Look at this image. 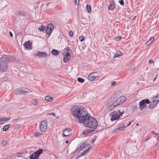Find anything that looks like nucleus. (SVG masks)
Returning <instances> with one entry per match:
<instances>
[{
	"mask_svg": "<svg viewBox=\"0 0 159 159\" xmlns=\"http://www.w3.org/2000/svg\"><path fill=\"white\" fill-rule=\"evenodd\" d=\"M70 111L75 120L81 123L84 118L88 113L84 107L80 106H75L70 109Z\"/></svg>",
	"mask_w": 159,
	"mask_h": 159,
	"instance_id": "f257e3e1",
	"label": "nucleus"
},
{
	"mask_svg": "<svg viewBox=\"0 0 159 159\" xmlns=\"http://www.w3.org/2000/svg\"><path fill=\"white\" fill-rule=\"evenodd\" d=\"M15 57L9 55L3 56L0 59V70L2 72L5 71L8 68L7 63L13 61Z\"/></svg>",
	"mask_w": 159,
	"mask_h": 159,
	"instance_id": "f03ea898",
	"label": "nucleus"
},
{
	"mask_svg": "<svg viewBox=\"0 0 159 159\" xmlns=\"http://www.w3.org/2000/svg\"><path fill=\"white\" fill-rule=\"evenodd\" d=\"M82 123L86 127L93 128L96 127L98 124L97 120L94 118L92 117L89 114H88L84 118Z\"/></svg>",
	"mask_w": 159,
	"mask_h": 159,
	"instance_id": "7ed1b4c3",
	"label": "nucleus"
},
{
	"mask_svg": "<svg viewBox=\"0 0 159 159\" xmlns=\"http://www.w3.org/2000/svg\"><path fill=\"white\" fill-rule=\"evenodd\" d=\"M90 148V144H81L79 145V146L78 147L77 149H82L81 151H82L81 156H83L87 152H88V151Z\"/></svg>",
	"mask_w": 159,
	"mask_h": 159,
	"instance_id": "20e7f679",
	"label": "nucleus"
},
{
	"mask_svg": "<svg viewBox=\"0 0 159 159\" xmlns=\"http://www.w3.org/2000/svg\"><path fill=\"white\" fill-rule=\"evenodd\" d=\"M110 116L111 117V120L112 121L118 120L121 116L118 111H117L112 112L110 114Z\"/></svg>",
	"mask_w": 159,
	"mask_h": 159,
	"instance_id": "39448f33",
	"label": "nucleus"
},
{
	"mask_svg": "<svg viewBox=\"0 0 159 159\" xmlns=\"http://www.w3.org/2000/svg\"><path fill=\"white\" fill-rule=\"evenodd\" d=\"M150 102V101L148 99L142 100L139 103L140 110H143L146 107L145 104H149Z\"/></svg>",
	"mask_w": 159,
	"mask_h": 159,
	"instance_id": "423d86ee",
	"label": "nucleus"
},
{
	"mask_svg": "<svg viewBox=\"0 0 159 159\" xmlns=\"http://www.w3.org/2000/svg\"><path fill=\"white\" fill-rule=\"evenodd\" d=\"M47 122L46 120H44L40 123V130L42 132L46 131L47 128Z\"/></svg>",
	"mask_w": 159,
	"mask_h": 159,
	"instance_id": "0eeeda50",
	"label": "nucleus"
},
{
	"mask_svg": "<svg viewBox=\"0 0 159 159\" xmlns=\"http://www.w3.org/2000/svg\"><path fill=\"white\" fill-rule=\"evenodd\" d=\"M100 76L98 75L96 72H93L90 73L88 76V79L90 81H93L94 80L95 78L99 77Z\"/></svg>",
	"mask_w": 159,
	"mask_h": 159,
	"instance_id": "6e6552de",
	"label": "nucleus"
},
{
	"mask_svg": "<svg viewBox=\"0 0 159 159\" xmlns=\"http://www.w3.org/2000/svg\"><path fill=\"white\" fill-rule=\"evenodd\" d=\"M126 98L125 96H123L119 97L117 99L116 102L117 106L123 102L126 99Z\"/></svg>",
	"mask_w": 159,
	"mask_h": 159,
	"instance_id": "1a4fd4ad",
	"label": "nucleus"
},
{
	"mask_svg": "<svg viewBox=\"0 0 159 159\" xmlns=\"http://www.w3.org/2000/svg\"><path fill=\"white\" fill-rule=\"evenodd\" d=\"M54 26L52 24H48L47 26L46 33L47 34L50 35L53 29Z\"/></svg>",
	"mask_w": 159,
	"mask_h": 159,
	"instance_id": "9d476101",
	"label": "nucleus"
},
{
	"mask_svg": "<svg viewBox=\"0 0 159 159\" xmlns=\"http://www.w3.org/2000/svg\"><path fill=\"white\" fill-rule=\"evenodd\" d=\"M64 58L63 61L65 62H67L69 60V59L71 57L70 53H63Z\"/></svg>",
	"mask_w": 159,
	"mask_h": 159,
	"instance_id": "9b49d317",
	"label": "nucleus"
},
{
	"mask_svg": "<svg viewBox=\"0 0 159 159\" xmlns=\"http://www.w3.org/2000/svg\"><path fill=\"white\" fill-rule=\"evenodd\" d=\"M23 45L26 49L30 50L32 49L31 43L29 41L25 42L23 44Z\"/></svg>",
	"mask_w": 159,
	"mask_h": 159,
	"instance_id": "f8f14e48",
	"label": "nucleus"
},
{
	"mask_svg": "<svg viewBox=\"0 0 159 159\" xmlns=\"http://www.w3.org/2000/svg\"><path fill=\"white\" fill-rule=\"evenodd\" d=\"M37 56L39 58L45 57L47 56V53L45 52H38Z\"/></svg>",
	"mask_w": 159,
	"mask_h": 159,
	"instance_id": "ddd939ff",
	"label": "nucleus"
},
{
	"mask_svg": "<svg viewBox=\"0 0 159 159\" xmlns=\"http://www.w3.org/2000/svg\"><path fill=\"white\" fill-rule=\"evenodd\" d=\"M71 130L69 128L63 130V135L67 136L69 135L71 133Z\"/></svg>",
	"mask_w": 159,
	"mask_h": 159,
	"instance_id": "4468645a",
	"label": "nucleus"
},
{
	"mask_svg": "<svg viewBox=\"0 0 159 159\" xmlns=\"http://www.w3.org/2000/svg\"><path fill=\"white\" fill-rule=\"evenodd\" d=\"M115 2L113 1H111L110 2V5L108 7V9L109 10H112L115 7Z\"/></svg>",
	"mask_w": 159,
	"mask_h": 159,
	"instance_id": "2eb2a0df",
	"label": "nucleus"
},
{
	"mask_svg": "<svg viewBox=\"0 0 159 159\" xmlns=\"http://www.w3.org/2000/svg\"><path fill=\"white\" fill-rule=\"evenodd\" d=\"M43 150L42 149H39L38 151L34 153L33 154L35 155L37 157H39V156L42 153Z\"/></svg>",
	"mask_w": 159,
	"mask_h": 159,
	"instance_id": "dca6fc26",
	"label": "nucleus"
},
{
	"mask_svg": "<svg viewBox=\"0 0 159 159\" xmlns=\"http://www.w3.org/2000/svg\"><path fill=\"white\" fill-rule=\"evenodd\" d=\"M43 150L42 149H39L38 151L34 153L33 154L35 155L37 157H39V156L42 153Z\"/></svg>",
	"mask_w": 159,
	"mask_h": 159,
	"instance_id": "f3484780",
	"label": "nucleus"
},
{
	"mask_svg": "<svg viewBox=\"0 0 159 159\" xmlns=\"http://www.w3.org/2000/svg\"><path fill=\"white\" fill-rule=\"evenodd\" d=\"M125 107H122L120 108V109L118 110L117 111H118V112L120 113V115L121 116H122L123 114L125 112Z\"/></svg>",
	"mask_w": 159,
	"mask_h": 159,
	"instance_id": "a211bd4d",
	"label": "nucleus"
},
{
	"mask_svg": "<svg viewBox=\"0 0 159 159\" xmlns=\"http://www.w3.org/2000/svg\"><path fill=\"white\" fill-rule=\"evenodd\" d=\"M116 104V103L115 102H114L112 105H110L108 107V109L109 110H113L115 107L117 106V105Z\"/></svg>",
	"mask_w": 159,
	"mask_h": 159,
	"instance_id": "6ab92c4d",
	"label": "nucleus"
},
{
	"mask_svg": "<svg viewBox=\"0 0 159 159\" xmlns=\"http://www.w3.org/2000/svg\"><path fill=\"white\" fill-rule=\"evenodd\" d=\"M15 93L17 94H23V88L16 89L15 90Z\"/></svg>",
	"mask_w": 159,
	"mask_h": 159,
	"instance_id": "aec40b11",
	"label": "nucleus"
},
{
	"mask_svg": "<svg viewBox=\"0 0 159 159\" xmlns=\"http://www.w3.org/2000/svg\"><path fill=\"white\" fill-rule=\"evenodd\" d=\"M93 131V130L91 129L86 130L84 131V134L85 135L87 136L90 135V134Z\"/></svg>",
	"mask_w": 159,
	"mask_h": 159,
	"instance_id": "412c9836",
	"label": "nucleus"
},
{
	"mask_svg": "<svg viewBox=\"0 0 159 159\" xmlns=\"http://www.w3.org/2000/svg\"><path fill=\"white\" fill-rule=\"evenodd\" d=\"M30 102L34 106H36L38 104V101L37 99H32L31 101Z\"/></svg>",
	"mask_w": 159,
	"mask_h": 159,
	"instance_id": "4be33fe9",
	"label": "nucleus"
},
{
	"mask_svg": "<svg viewBox=\"0 0 159 159\" xmlns=\"http://www.w3.org/2000/svg\"><path fill=\"white\" fill-rule=\"evenodd\" d=\"M45 100L48 102H51L53 100V98L49 96H46L45 97Z\"/></svg>",
	"mask_w": 159,
	"mask_h": 159,
	"instance_id": "5701e85b",
	"label": "nucleus"
},
{
	"mask_svg": "<svg viewBox=\"0 0 159 159\" xmlns=\"http://www.w3.org/2000/svg\"><path fill=\"white\" fill-rule=\"evenodd\" d=\"M126 127L124 124H122L120 125H119L118 126V129L120 130H124V128H125Z\"/></svg>",
	"mask_w": 159,
	"mask_h": 159,
	"instance_id": "b1692460",
	"label": "nucleus"
},
{
	"mask_svg": "<svg viewBox=\"0 0 159 159\" xmlns=\"http://www.w3.org/2000/svg\"><path fill=\"white\" fill-rule=\"evenodd\" d=\"M31 92V90L30 89L25 88H23V94H25L27 93H30Z\"/></svg>",
	"mask_w": 159,
	"mask_h": 159,
	"instance_id": "393cba45",
	"label": "nucleus"
},
{
	"mask_svg": "<svg viewBox=\"0 0 159 159\" xmlns=\"http://www.w3.org/2000/svg\"><path fill=\"white\" fill-rule=\"evenodd\" d=\"M52 54L55 56H57L59 54V52L57 50L53 49L51 51Z\"/></svg>",
	"mask_w": 159,
	"mask_h": 159,
	"instance_id": "a878e982",
	"label": "nucleus"
},
{
	"mask_svg": "<svg viewBox=\"0 0 159 159\" xmlns=\"http://www.w3.org/2000/svg\"><path fill=\"white\" fill-rule=\"evenodd\" d=\"M122 53L120 51H117V52L115 54L114 57H116L120 56H121L122 55Z\"/></svg>",
	"mask_w": 159,
	"mask_h": 159,
	"instance_id": "bb28decb",
	"label": "nucleus"
},
{
	"mask_svg": "<svg viewBox=\"0 0 159 159\" xmlns=\"http://www.w3.org/2000/svg\"><path fill=\"white\" fill-rule=\"evenodd\" d=\"M45 28H46L45 26L42 25L39 27L38 29L40 30V31L44 32V31H45Z\"/></svg>",
	"mask_w": 159,
	"mask_h": 159,
	"instance_id": "cd10ccee",
	"label": "nucleus"
},
{
	"mask_svg": "<svg viewBox=\"0 0 159 159\" xmlns=\"http://www.w3.org/2000/svg\"><path fill=\"white\" fill-rule=\"evenodd\" d=\"M43 134L41 132H36L34 133V135L36 137H38Z\"/></svg>",
	"mask_w": 159,
	"mask_h": 159,
	"instance_id": "c85d7f7f",
	"label": "nucleus"
},
{
	"mask_svg": "<svg viewBox=\"0 0 159 159\" xmlns=\"http://www.w3.org/2000/svg\"><path fill=\"white\" fill-rule=\"evenodd\" d=\"M64 53H70L71 50H70V48L69 47H68L67 48H65L64 50Z\"/></svg>",
	"mask_w": 159,
	"mask_h": 159,
	"instance_id": "c756f323",
	"label": "nucleus"
},
{
	"mask_svg": "<svg viewBox=\"0 0 159 159\" xmlns=\"http://www.w3.org/2000/svg\"><path fill=\"white\" fill-rule=\"evenodd\" d=\"M38 157L33 153L30 156V159H38Z\"/></svg>",
	"mask_w": 159,
	"mask_h": 159,
	"instance_id": "7c9ffc66",
	"label": "nucleus"
},
{
	"mask_svg": "<svg viewBox=\"0 0 159 159\" xmlns=\"http://www.w3.org/2000/svg\"><path fill=\"white\" fill-rule=\"evenodd\" d=\"M9 127V125H7L4 126L2 130L4 131H6L8 129Z\"/></svg>",
	"mask_w": 159,
	"mask_h": 159,
	"instance_id": "2f4dec72",
	"label": "nucleus"
},
{
	"mask_svg": "<svg viewBox=\"0 0 159 159\" xmlns=\"http://www.w3.org/2000/svg\"><path fill=\"white\" fill-rule=\"evenodd\" d=\"M78 81L80 83H83L84 81V80L80 78H78L77 79Z\"/></svg>",
	"mask_w": 159,
	"mask_h": 159,
	"instance_id": "473e14b6",
	"label": "nucleus"
},
{
	"mask_svg": "<svg viewBox=\"0 0 159 159\" xmlns=\"http://www.w3.org/2000/svg\"><path fill=\"white\" fill-rule=\"evenodd\" d=\"M152 102V104H153V105L155 107L157 104L158 103L157 101H155V100H153L152 102Z\"/></svg>",
	"mask_w": 159,
	"mask_h": 159,
	"instance_id": "72a5a7b5",
	"label": "nucleus"
},
{
	"mask_svg": "<svg viewBox=\"0 0 159 159\" xmlns=\"http://www.w3.org/2000/svg\"><path fill=\"white\" fill-rule=\"evenodd\" d=\"M86 8L89 12H90L91 11V8L90 6H89V4H88L86 6Z\"/></svg>",
	"mask_w": 159,
	"mask_h": 159,
	"instance_id": "f704fd0d",
	"label": "nucleus"
},
{
	"mask_svg": "<svg viewBox=\"0 0 159 159\" xmlns=\"http://www.w3.org/2000/svg\"><path fill=\"white\" fill-rule=\"evenodd\" d=\"M84 38L83 36H80L79 37V39L80 40L81 42L83 41L84 40Z\"/></svg>",
	"mask_w": 159,
	"mask_h": 159,
	"instance_id": "c9c22d12",
	"label": "nucleus"
},
{
	"mask_svg": "<svg viewBox=\"0 0 159 159\" xmlns=\"http://www.w3.org/2000/svg\"><path fill=\"white\" fill-rule=\"evenodd\" d=\"M155 99H154L156 101H157L158 102L159 101V95L156 96L155 97Z\"/></svg>",
	"mask_w": 159,
	"mask_h": 159,
	"instance_id": "e433bc0d",
	"label": "nucleus"
},
{
	"mask_svg": "<svg viewBox=\"0 0 159 159\" xmlns=\"http://www.w3.org/2000/svg\"><path fill=\"white\" fill-rule=\"evenodd\" d=\"M154 106L153 105V104H152V102H151V103L149 105V108L150 109H151L154 108Z\"/></svg>",
	"mask_w": 159,
	"mask_h": 159,
	"instance_id": "4c0bfd02",
	"label": "nucleus"
},
{
	"mask_svg": "<svg viewBox=\"0 0 159 159\" xmlns=\"http://www.w3.org/2000/svg\"><path fill=\"white\" fill-rule=\"evenodd\" d=\"M151 133V134H153L155 135L156 136H158L159 135L158 134L155 133L154 131H152Z\"/></svg>",
	"mask_w": 159,
	"mask_h": 159,
	"instance_id": "58836bf2",
	"label": "nucleus"
},
{
	"mask_svg": "<svg viewBox=\"0 0 159 159\" xmlns=\"http://www.w3.org/2000/svg\"><path fill=\"white\" fill-rule=\"evenodd\" d=\"M122 38V37L120 36H119L116 37L115 38V40L116 41H118L120 40Z\"/></svg>",
	"mask_w": 159,
	"mask_h": 159,
	"instance_id": "ea45409f",
	"label": "nucleus"
},
{
	"mask_svg": "<svg viewBox=\"0 0 159 159\" xmlns=\"http://www.w3.org/2000/svg\"><path fill=\"white\" fill-rule=\"evenodd\" d=\"M119 2L122 5H124V1L123 0H121L119 1Z\"/></svg>",
	"mask_w": 159,
	"mask_h": 159,
	"instance_id": "a19ab883",
	"label": "nucleus"
},
{
	"mask_svg": "<svg viewBox=\"0 0 159 159\" xmlns=\"http://www.w3.org/2000/svg\"><path fill=\"white\" fill-rule=\"evenodd\" d=\"M19 120V119H14L13 120L12 122L14 124H15L16 122H17V121Z\"/></svg>",
	"mask_w": 159,
	"mask_h": 159,
	"instance_id": "79ce46f5",
	"label": "nucleus"
},
{
	"mask_svg": "<svg viewBox=\"0 0 159 159\" xmlns=\"http://www.w3.org/2000/svg\"><path fill=\"white\" fill-rule=\"evenodd\" d=\"M4 121H8L10 119V117H4Z\"/></svg>",
	"mask_w": 159,
	"mask_h": 159,
	"instance_id": "37998d69",
	"label": "nucleus"
},
{
	"mask_svg": "<svg viewBox=\"0 0 159 159\" xmlns=\"http://www.w3.org/2000/svg\"><path fill=\"white\" fill-rule=\"evenodd\" d=\"M154 37H152L151 39H150L148 40L151 43L154 40Z\"/></svg>",
	"mask_w": 159,
	"mask_h": 159,
	"instance_id": "c03bdc74",
	"label": "nucleus"
},
{
	"mask_svg": "<svg viewBox=\"0 0 159 159\" xmlns=\"http://www.w3.org/2000/svg\"><path fill=\"white\" fill-rule=\"evenodd\" d=\"M116 84V82L115 81H113L111 83V85L114 86Z\"/></svg>",
	"mask_w": 159,
	"mask_h": 159,
	"instance_id": "a18cd8bd",
	"label": "nucleus"
},
{
	"mask_svg": "<svg viewBox=\"0 0 159 159\" xmlns=\"http://www.w3.org/2000/svg\"><path fill=\"white\" fill-rule=\"evenodd\" d=\"M69 35L71 37L73 36V32L72 31H70L69 32Z\"/></svg>",
	"mask_w": 159,
	"mask_h": 159,
	"instance_id": "49530a36",
	"label": "nucleus"
},
{
	"mask_svg": "<svg viewBox=\"0 0 159 159\" xmlns=\"http://www.w3.org/2000/svg\"><path fill=\"white\" fill-rule=\"evenodd\" d=\"M119 130L118 129V128L116 129H115V130H114L113 131V133H116L117 132H118V131Z\"/></svg>",
	"mask_w": 159,
	"mask_h": 159,
	"instance_id": "de8ad7c7",
	"label": "nucleus"
},
{
	"mask_svg": "<svg viewBox=\"0 0 159 159\" xmlns=\"http://www.w3.org/2000/svg\"><path fill=\"white\" fill-rule=\"evenodd\" d=\"M7 143V142H6V141H3L2 143H1V144H2V145H5V144H6Z\"/></svg>",
	"mask_w": 159,
	"mask_h": 159,
	"instance_id": "09e8293b",
	"label": "nucleus"
},
{
	"mask_svg": "<svg viewBox=\"0 0 159 159\" xmlns=\"http://www.w3.org/2000/svg\"><path fill=\"white\" fill-rule=\"evenodd\" d=\"M150 43H151V42H150L149 40H148L146 43V44L147 45H149L150 44Z\"/></svg>",
	"mask_w": 159,
	"mask_h": 159,
	"instance_id": "8fccbe9b",
	"label": "nucleus"
},
{
	"mask_svg": "<svg viewBox=\"0 0 159 159\" xmlns=\"http://www.w3.org/2000/svg\"><path fill=\"white\" fill-rule=\"evenodd\" d=\"M148 62L149 63H151V64L154 63V62L152 60H150Z\"/></svg>",
	"mask_w": 159,
	"mask_h": 159,
	"instance_id": "3c124183",
	"label": "nucleus"
},
{
	"mask_svg": "<svg viewBox=\"0 0 159 159\" xmlns=\"http://www.w3.org/2000/svg\"><path fill=\"white\" fill-rule=\"evenodd\" d=\"M4 118L3 117L0 118V121H4Z\"/></svg>",
	"mask_w": 159,
	"mask_h": 159,
	"instance_id": "603ef678",
	"label": "nucleus"
},
{
	"mask_svg": "<svg viewBox=\"0 0 159 159\" xmlns=\"http://www.w3.org/2000/svg\"><path fill=\"white\" fill-rule=\"evenodd\" d=\"M94 141H95V140H94V139H92L91 140V141H90V143H93L94 142Z\"/></svg>",
	"mask_w": 159,
	"mask_h": 159,
	"instance_id": "864d4df0",
	"label": "nucleus"
},
{
	"mask_svg": "<svg viewBox=\"0 0 159 159\" xmlns=\"http://www.w3.org/2000/svg\"><path fill=\"white\" fill-rule=\"evenodd\" d=\"M49 115H52L54 116H55V114H54V113H53V112H52V113H50L49 114Z\"/></svg>",
	"mask_w": 159,
	"mask_h": 159,
	"instance_id": "5fc2aeb1",
	"label": "nucleus"
},
{
	"mask_svg": "<svg viewBox=\"0 0 159 159\" xmlns=\"http://www.w3.org/2000/svg\"><path fill=\"white\" fill-rule=\"evenodd\" d=\"M131 121H130L129 122V124L126 125V127H127V126H129L130 124H131Z\"/></svg>",
	"mask_w": 159,
	"mask_h": 159,
	"instance_id": "6e6d98bb",
	"label": "nucleus"
},
{
	"mask_svg": "<svg viewBox=\"0 0 159 159\" xmlns=\"http://www.w3.org/2000/svg\"><path fill=\"white\" fill-rule=\"evenodd\" d=\"M150 137L149 136H148L145 140V141H147L148 140V139H150Z\"/></svg>",
	"mask_w": 159,
	"mask_h": 159,
	"instance_id": "4d7b16f0",
	"label": "nucleus"
},
{
	"mask_svg": "<svg viewBox=\"0 0 159 159\" xmlns=\"http://www.w3.org/2000/svg\"><path fill=\"white\" fill-rule=\"evenodd\" d=\"M10 34L11 37H13V34L11 32H10Z\"/></svg>",
	"mask_w": 159,
	"mask_h": 159,
	"instance_id": "13d9d810",
	"label": "nucleus"
},
{
	"mask_svg": "<svg viewBox=\"0 0 159 159\" xmlns=\"http://www.w3.org/2000/svg\"><path fill=\"white\" fill-rule=\"evenodd\" d=\"M59 38L60 39H62V36L61 35H60L59 36Z\"/></svg>",
	"mask_w": 159,
	"mask_h": 159,
	"instance_id": "bf43d9fd",
	"label": "nucleus"
},
{
	"mask_svg": "<svg viewBox=\"0 0 159 159\" xmlns=\"http://www.w3.org/2000/svg\"><path fill=\"white\" fill-rule=\"evenodd\" d=\"M74 2L75 3V5L76 4L77 0H74Z\"/></svg>",
	"mask_w": 159,
	"mask_h": 159,
	"instance_id": "052dcab7",
	"label": "nucleus"
},
{
	"mask_svg": "<svg viewBox=\"0 0 159 159\" xmlns=\"http://www.w3.org/2000/svg\"><path fill=\"white\" fill-rule=\"evenodd\" d=\"M157 141H159V135L158 136V137L157 139Z\"/></svg>",
	"mask_w": 159,
	"mask_h": 159,
	"instance_id": "680f3d73",
	"label": "nucleus"
},
{
	"mask_svg": "<svg viewBox=\"0 0 159 159\" xmlns=\"http://www.w3.org/2000/svg\"><path fill=\"white\" fill-rule=\"evenodd\" d=\"M68 143V140H66V143Z\"/></svg>",
	"mask_w": 159,
	"mask_h": 159,
	"instance_id": "e2e57ef3",
	"label": "nucleus"
},
{
	"mask_svg": "<svg viewBox=\"0 0 159 159\" xmlns=\"http://www.w3.org/2000/svg\"><path fill=\"white\" fill-rule=\"evenodd\" d=\"M139 125V124L137 123L136 125L137 126H138Z\"/></svg>",
	"mask_w": 159,
	"mask_h": 159,
	"instance_id": "0e129e2a",
	"label": "nucleus"
},
{
	"mask_svg": "<svg viewBox=\"0 0 159 159\" xmlns=\"http://www.w3.org/2000/svg\"><path fill=\"white\" fill-rule=\"evenodd\" d=\"M2 124V123H0V125Z\"/></svg>",
	"mask_w": 159,
	"mask_h": 159,
	"instance_id": "69168bd1",
	"label": "nucleus"
},
{
	"mask_svg": "<svg viewBox=\"0 0 159 159\" xmlns=\"http://www.w3.org/2000/svg\"><path fill=\"white\" fill-rule=\"evenodd\" d=\"M157 143L156 145H155V146H156L157 145Z\"/></svg>",
	"mask_w": 159,
	"mask_h": 159,
	"instance_id": "338daca9",
	"label": "nucleus"
},
{
	"mask_svg": "<svg viewBox=\"0 0 159 159\" xmlns=\"http://www.w3.org/2000/svg\"><path fill=\"white\" fill-rule=\"evenodd\" d=\"M156 79V78H155L154 79V80H155V79Z\"/></svg>",
	"mask_w": 159,
	"mask_h": 159,
	"instance_id": "774afa93",
	"label": "nucleus"
}]
</instances>
